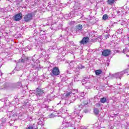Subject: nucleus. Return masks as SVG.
Here are the masks:
<instances>
[{"label": "nucleus", "mask_w": 129, "mask_h": 129, "mask_svg": "<svg viewBox=\"0 0 129 129\" xmlns=\"http://www.w3.org/2000/svg\"><path fill=\"white\" fill-rule=\"evenodd\" d=\"M127 52H128V49L127 48V47H126L125 49L123 50V53H124V54H125V53H127Z\"/></svg>", "instance_id": "nucleus-18"}, {"label": "nucleus", "mask_w": 129, "mask_h": 129, "mask_svg": "<svg viewBox=\"0 0 129 129\" xmlns=\"http://www.w3.org/2000/svg\"><path fill=\"white\" fill-rule=\"evenodd\" d=\"M16 86L17 88H20L22 86V83L21 82H19L16 84Z\"/></svg>", "instance_id": "nucleus-16"}, {"label": "nucleus", "mask_w": 129, "mask_h": 129, "mask_svg": "<svg viewBox=\"0 0 129 129\" xmlns=\"http://www.w3.org/2000/svg\"><path fill=\"white\" fill-rule=\"evenodd\" d=\"M61 115L59 114V113H57L56 112H54L51 114H50L48 117L49 118H52L53 117H55V116H60Z\"/></svg>", "instance_id": "nucleus-9"}, {"label": "nucleus", "mask_w": 129, "mask_h": 129, "mask_svg": "<svg viewBox=\"0 0 129 129\" xmlns=\"http://www.w3.org/2000/svg\"><path fill=\"white\" fill-rule=\"evenodd\" d=\"M2 73V71H1V70H0V74Z\"/></svg>", "instance_id": "nucleus-27"}, {"label": "nucleus", "mask_w": 129, "mask_h": 129, "mask_svg": "<svg viewBox=\"0 0 129 129\" xmlns=\"http://www.w3.org/2000/svg\"><path fill=\"white\" fill-rule=\"evenodd\" d=\"M74 8L75 9V12H78V11H77V10H80V7H78L77 9H76V6L74 7Z\"/></svg>", "instance_id": "nucleus-21"}, {"label": "nucleus", "mask_w": 129, "mask_h": 129, "mask_svg": "<svg viewBox=\"0 0 129 129\" xmlns=\"http://www.w3.org/2000/svg\"><path fill=\"white\" fill-rule=\"evenodd\" d=\"M82 28H83L82 25L81 24H79L76 26V30L77 32H78L79 31H81V30H82Z\"/></svg>", "instance_id": "nucleus-12"}, {"label": "nucleus", "mask_w": 129, "mask_h": 129, "mask_svg": "<svg viewBox=\"0 0 129 129\" xmlns=\"http://www.w3.org/2000/svg\"><path fill=\"white\" fill-rule=\"evenodd\" d=\"M100 101L101 103H105V102L106 101V98L103 97L101 98Z\"/></svg>", "instance_id": "nucleus-14"}, {"label": "nucleus", "mask_w": 129, "mask_h": 129, "mask_svg": "<svg viewBox=\"0 0 129 129\" xmlns=\"http://www.w3.org/2000/svg\"><path fill=\"white\" fill-rule=\"evenodd\" d=\"M22 8H24L25 9L26 7H23V6H21Z\"/></svg>", "instance_id": "nucleus-25"}, {"label": "nucleus", "mask_w": 129, "mask_h": 129, "mask_svg": "<svg viewBox=\"0 0 129 129\" xmlns=\"http://www.w3.org/2000/svg\"><path fill=\"white\" fill-rule=\"evenodd\" d=\"M23 17V15L21 13H19L15 15L14 17L15 21H21L22 20V17Z\"/></svg>", "instance_id": "nucleus-7"}, {"label": "nucleus", "mask_w": 129, "mask_h": 129, "mask_svg": "<svg viewBox=\"0 0 129 129\" xmlns=\"http://www.w3.org/2000/svg\"><path fill=\"white\" fill-rule=\"evenodd\" d=\"M62 111H63L64 112H67V108L66 107H63L62 108Z\"/></svg>", "instance_id": "nucleus-20"}, {"label": "nucleus", "mask_w": 129, "mask_h": 129, "mask_svg": "<svg viewBox=\"0 0 129 129\" xmlns=\"http://www.w3.org/2000/svg\"><path fill=\"white\" fill-rule=\"evenodd\" d=\"M72 95H74L73 90H71L70 92L67 91L66 92V97H71V96H72Z\"/></svg>", "instance_id": "nucleus-10"}, {"label": "nucleus", "mask_w": 129, "mask_h": 129, "mask_svg": "<svg viewBox=\"0 0 129 129\" xmlns=\"http://www.w3.org/2000/svg\"><path fill=\"white\" fill-rule=\"evenodd\" d=\"M42 52H44V50L43 49L41 50V53H42Z\"/></svg>", "instance_id": "nucleus-26"}, {"label": "nucleus", "mask_w": 129, "mask_h": 129, "mask_svg": "<svg viewBox=\"0 0 129 129\" xmlns=\"http://www.w3.org/2000/svg\"><path fill=\"white\" fill-rule=\"evenodd\" d=\"M60 74V71H59V68L55 67L53 69L52 73L51 74V76H57Z\"/></svg>", "instance_id": "nucleus-3"}, {"label": "nucleus", "mask_w": 129, "mask_h": 129, "mask_svg": "<svg viewBox=\"0 0 129 129\" xmlns=\"http://www.w3.org/2000/svg\"><path fill=\"white\" fill-rule=\"evenodd\" d=\"M94 112L95 114L97 115L98 113H99V110L96 108H94Z\"/></svg>", "instance_id": "nucleus-15"}, {"label": "nucleus", "mask_w": 129, "mask_h": 129, "mask_svg": "<svg viewBox=\"0 0 129 129\" xmlns=\"http://www.w3.org/2000/svg\"><path fill=\"white\" fill-rule=\"evenodd\" d=\"M32 61L33 62H36V59H35V56H33L32 57Z\"/></svg>", "instance_id": "nucleus-22"}, {"label": "nucleus", "mask_w": 129, "mask_h": 129, "mask_svg": "<svg viewBox=\"0 0 129 129\" xmlns=\"http://www.w3.org/2000/svg\"><path fill=\"white\" fill-rule=\"evenodd\" d=\"M129 69L125 70L124 71L120 72L117 73L115 74L112 75V76L114 77V78H116V79H121V77H122V75L125 74V73H128Z\"/></svg>", "instance_id": "nucleus-2"}, {"label": "nucleus", "mask_w": 129, "mask_h": 129, "mask_svg": "<svg viewBox=\"0 0 129 129\" xmlns=\"http://www.w3.org/2000/svg\"><path fill=\"white\" fill-rule=\"evenodd\" d=\"M102 19L103 20H107L108 19V16L107 15L105 14L103 16Z\"/></svg>", "instance_id": "nucleus-17"}, {"label": "nucleus", "mask_w": 129, "mask_h": 129, "mask_svg": "<svg viewBox=\"0 0 129 129\" xmlns=\"http://www.w3.org/2000/svg\"><path fill=\"white\" fill-rule=\"evenodd\" d=\"M89 41V38L87 36L84 37L81 41H80L81 45H84V44H87Z\"/></svg>", "instance_id": "nucleus-5"}, {"label": "nucleus", "mask_w": 129, "mask_h": 129, "mask_svg": "<svg viewBox=\"0 0 129 129\" xmlns=\"http://www.w3.org/2000/svg\"><path fill=\"white\" fill-rule=\"evenodd\" d=\"M25 3H26V4H27V2H26Z\"/></svg>", "instance_id": "nucleus-30"}, {"label": "nucleus", "mask_w": 129, "mask_h": 129, "mask_svg": "<svg viewBox=\"0 0 129 129\" xmlns=\"http://www.w3.org/2000/svg\"><path fill=\"white\" fill-rule=\"evenodd\" d=\"M3 75V74L2 73H1V76H2Z\"/></svg>", "instance_id": "nucleus-28"}, {"label": "nucleus", "mask_w": 129, "mask_h": 129, "mask_svg": "<svg viewBox=\"0 0 129 129\" xmlns=\"http://www.w3.org/2000/svg\"><path fill=\"white\" fill-rule=\"evenodd\" d=\"M38 50H41V48H38Z\"/></svg>", "instance_id": "nucleus-29"}, {"label": "nucleus", "mask_w": 129, "mask_h": 129, "mask_svg": "<svg viewBox=\"0 0 129 129\" xmlns=\"http://www.w3.org/2000/svg\"><path fill=\"white\" fill-rule=\"evenodd\" d=\"M31 67L34 69H38L39 66H38V63L37 62L33 61L32 63L31 64Z\"/></svg>", "instance_id": "nucleus-11"}, {"label": "nucleus", "mask_w": 129, "mask_h": 129, "mask_svg": "<svg viewBox=\"0 0 129 129\" xmlns=\"http://www.w3.org/2000/svg\"><path fill=\"white\" fill-rule=\"evenodd\" d=\"M19 61L20 62H24V59H20Z\"/></svg>", "instance_id": "nucleus-24"}, {"label": "nucleus", "mask_w": 129, "mask_h": 129, "mask_svg": "<svg viewBox=\"0 0 129 129\" xmlns=\"http://www.w3.org/2000/svg\"><path fill=\"white\" fill-rule=\"evenodd\" d=\"M78 68L79 69H84V68H85V67H84V66H82L81 64L79 65L78 67Z\"/></svg>", "instance_id": "nucleus-19"}, {"label": "nucleus", "mask_w": 129, "mask_h": 129, "mask_svg": "<svg viewBox=\"0 0 129 129\" xmlns=\"http://www.w3.org/2000/svg\"><path fill=\"white\" fill-rule=\"evenodd\" d=\"M27 129H34V127L33 126H29Z\"/></svg>", "instance_id": "nucleus-23"}, {"label": "nucleus", "mask_w": 129, "mask_h": 129, "mask_svg": "<svg viewBox=\"0 0 129 129\" xmlns=\"http://www.w3.org/2000/svg\"><path fill=\"white\" fill-rule=\"evenodd\" d=\"M102 73V71L101 70H97L95 71L96 75H100Z\"/></svg>", "instance_id": "nucleus-13"}, {"label": "nucleus", "mask_w": 129, "mask_h": 129, "mask_svg": "<svg viewBox=\"0 0 129 129\" xmlns=\"http://www.w3.org/2000/svg\"><path fill=\"white\" fill-rule=\"evenodd\" d=\"M45 93V92L44 90L42 89H37L36 92V95L37 96V97H40V96H42L43 94Z\"/></svg>", "instance_id": "nucleus-4"}, {"label": "nucleus", "mask_w": 129, "mask_h": 129, "mask_svg": "<svg viewBox=\"0 0 129 129\" xmlns=\"http://www.w3.org/2000/svg\"><path fill=\"white\" fill-rule=\"evenodd\" d=\"M33 18V15L32 14H28L26 16L24 17V20L25 22H29V21H31Z\"/></svg>", "instance_id": "nucleus-6"}, {"label": "nucleus", "mask_w": 129, "mask_h": 129, "mask_svg": "<svg viewBox=\"0 0 129 129\" xmlns=\"http://www.w3.org/2000/svg\"><path fill=\"white\" fill-rule=\"evenodd\" d=\"M75 115L73 117L72 116H69L64 119L62 122V124L66 127L69 126H74L75 124V121H79L81 118H82V115L80 114V110H77L74 112Z\"/></svg>", "instance_id": "nucleus-1"}, {"label": "nucleus", "mask_w": 129, "mask_h": 129, "mask_svg": "<svg viewBox=\"0 0 129 129\" xmlns=\"http://www.w3.org/2000/svg\"><path fill=\"white\" fill-rule=\"evenodd\" d=\"M102 54L103 56H104L105 57H107V56H108L109 54H110V50L108 49L104 50L102 51Z\"/></svg>", "instance_id": "nucleus-8"}]
</instances>
